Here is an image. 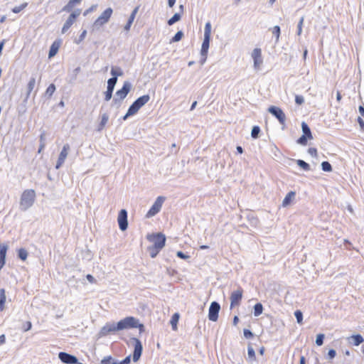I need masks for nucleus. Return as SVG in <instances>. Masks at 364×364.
Masks as SVG:
<instances>
[{"mask_svg": "<svg viewBox=\"0 0 364 364\" xmlns=\"http://www.w3.org/2000/svg\"><path fill=\"white\" fill-rule=\"evenodd\" d=\"M36 194L33 189H26L23 191L19 202L21 210L26 211L34 204Z\"/></svg>", "mask_w": 364, "mask_h": 364, "instance_id": "nucleus-1", "label": "nucleus"}, {"mask_svg": "<svg viewBox=\"0 0 364 364\" xmlns=\"http://www.w3.org/2000/svg\"><path fill=\"white\" fill-rule=\"evenodd\" d=\"M133 328H138L140 332L144 331V326L143 324L139 323V319L133 317L128 316L124 318V319L120 320L117 322V328H119V331L129 329Z\"/></svg>", "mask_w": 364, "mask_h": 364, "instance_id": "nucleus-2", "label": "nucleus"}, {"mask_svg": "<svg viewBox=\"0 0 364 364\" xmlns=\"http://www.w3.org/2000/svg\"><path fill=\"white\" fill-rule=\"evenodd\" d=\"M210 36L211 24L210 22H207L205 25L204 38L201 46L200 54L205 55V53H208L210 46Z\"/></svg>", "mask_w": 364, "mask_h": 364, "instance_id": "nucleus-3", "label": "nucleus"}, {"mask_svg": "<svg viewBox=\"0 0 364 364\" xmlns=\"http://www.w3.org/2000/svg\"><path fill=\"white\" fill-rule=\"evenodd\" d=\"M146 239L153 243L152 246L156 247L160 250H161L165 245L166 236L161 232L148 235L146 236Z\"/></svg>", "mask_w": 364, "mask_h": 364, "instance_id": "nucleus-4", "label": "nucleus"}, {"mask_svg": "<svg viewBox=\"0 0 364 364\" xmlns=\"http://www.w3.org/2000/svg\"><path fill=\"white\" fill-rule=\"evenodd\" d=\"M131 87V83L128 81H125L122 88L117 91L113 102L114 104H120L129 92Z\"/></svg>", "mask_w": 364, "mask_h": 364, "instance_id": "nucleus-5", "label": "nucleus"}, {"mask_svg": "<svg viewBox=\"0 0 364 364\" xmlns=\"http://www.w3.org/2000/svg\"><path fill=\"white\" fill-rule=\"evenodd\" d=\"M113 13L112 8H107L103 13L96 19L94 22L93 26L95 28H100L102 25L107 23Z\"/></svg>", "mask_w": 364, "mask_h": 364, "instance_id": "nucleus-6", "label": "nucleus"}, {"mask_svg": "<svg viewBox=\"0 0 364 364\" xmlns=\"http://www.w3.org/2000/svg\"><path fill=\"white\" fill-rule=\"evenodd\" d=\"M165 197L164 196H159L156 199L155 202L149 209V210L147 212L146 217V218H151L156 215L161 209L163 203L165 200Z\"/></svg>", "mask_w": 364, "mask_h": 364, "instance_id": "nucleus-7", "label": "nucleus"}, {"mask_svg": "<svg viewBox=\"0 0 364 364\" xmlns=\"http://www.w3.org/2000/svg\"><path fill=\"white\" fill-rule=\"evenodd\" d=\"M268 111L278 119L282 125H285L286 116L281 108L276 106H271L269 107Z\"/></svg>", "mask_w": 364, "mask_h": 364, "instance_id": "nucleus-8", "label": "nucleus"}, {"mask_svg": "<svg viewBox=\"0 0 364 364\" xmlns=\"http://www.w3.org/2000/svg\"><path fill=\"white\" fill-rule=\"evenodd\" d=\"M220 310V306L217 301H213L208 310V318L210 321H216L218 318V314Z\"/></svg>", "mask_w": 364, "mask_h": 364, "instance_id": "nucleus-9", "label": "nucleus"}, {"mask_svg": "<svg viewBox=\"0 0 364 364\" xmlns=\"http://www.w3.org/2000/svg\"><path fill=\"white\" fill-rule=\"evenodd\" d=\"M117 323H107L101 329L99 333L100 336H106L109 333H114L119 331V328H117Z\"/></svg>", "mask_w": 364, "mask_h": 364, "instance_id": "nucleus-10", "label": "nucleus"}, {"mask_svg": "<svg viewBox=\"0 0 364 364\" xmlns=\"http://www.w3.org/2000/svg\"><path fill=\"white\" fill-rule=\"evenodd\" d=\"M117 221L119 224V228L122 231H124L128 228V220H127V212L124 209H122L118 215Z\"/></svg>", "mask_w": 364, "mask_h": 364, "instance_id": "nucleus-11", "label": "nucleus"}, {"mask_svg": "<svg viewBox=\"0 0 364 364\" xmlns=\"http://www.w3.org/2000/svg\"><path fill=\"white\" fill-rule=\"evenodd\" d=\"M80 14V10L77 9L75 10L68 17L65 23H64L63 28H62V33H66L68 29L71 27V26L75 22L76 18L79 16Z\"/></svg>", "mask_w": 364, "mask_h": 364, "instance_id": "nucleus-12", "label": "nucleus"}, {"mask_svg": "<svg viewBox=\"0 0 364 364\" xmlns=\"http://www.w3.org/2000/svg\"><path fill=\"white\" fill-rule=\"evenodd\" d=\"M70 149V147L68 144H65L63 146V147L59 154V156H58L56 165H55L56 169L60 168L63 166V164H64V162L68 156Z\"/></svg>", "mask_w": 364, "mask_h": 364, "instance_id": "nucleus-13", "label": "nucleus"}, {"mask_svg": "<svg viewBox=\"0 0 364 364\" xmlns=\"http://www.w3.org/2000/svg\"><path fill=\"white\" fill-rule=\"evenodd\" d=\"M132 340L134 343L133 361L137 362L139 360V358L141 355V353H142V350H143L142 344L138 338H132Z\"/></svg>", "mask_w": 364, "mask_h": 364, "instance_id": "nucleus-14", "label": "nucleus"}, {"mask_svg": "<svg viewBox=\"0 0 364 364\" xmlns=\"http://www.w3.org/2000/svg\"><path fill=\"white\" fill-rule=\"evenodd\" d=\"M117 82V79L116 77H111L107 81V91L105 92V100L106 101H109L112 97V92L114 89V87Z\"/></svg>", "mask_w": 364, "mask_h": 364, "instance_id": "nucleus-15", "label": "nucleus"}, {"mask_svg": "<svg viewBox=\"0 0 364 364\" xmlns=\"http://www.w3.org/2000/svg\"><path fill=\"white\" fill-rule=\"evenodd\" d=\"M59 359L65 364H77V358L75 355L67 353L65 352H60L58 353Z\"/></svg>", "mask_w": 364, "mask_h": 364, "instance_id": "nucleus-16", "label": "nucleus"}, {"mask_svg": "<svg viewBox=\"0 0 364 364\" xmlns=\"http://www.w3.org/2000/svg\"><path fill=\"white\" fill-rule=\"evenodd\" d=\"M252 58L254 60V67L255 69H259L262 64V50L260 48H255L252 52Z\"/></svg>", "mask_w": 364, "mask_h": 364, "instance_id": "nucleus-17", "label": "nucleus"}, {"mask_svg": "<svg viewBox=\"0 0 364 364\" xmlns=\"http://www.w3.org/2000/svg\"><path fill=\"white\" fill-rule=\"evenodd\" d=\"M242 297V290L241 289L233 291L230 296V308L238 305Z\"/></svg>", "mask_w": 364, "mask_h": 364, "instance_id": "nucleus-18", "label": "nucleus"}, {"mask_svg": "<svg viewBox=\"0 0 364 364\" xmlns=\"http://www.w3.org/2000/svg\"><path fill=\"white\" fill-rule=\"evenodd\" d=\"M142 107L139 104H137L135 101L129 107L127 114L123 117V119H127L129 117L132 116L137 113V112Z\"/></svg>", "mask_w": 364, "mask_h": 364, "instance_id": "nucleus-19", "label": "nucleus"}, {"mask_svg": "<svg viewBox=\"0 0 364 364\" xmlns=\"http://www.w3.org/2000/svg\"><path fill=\"white\" fill-rule=\"evenodd\" d=\"M142 107L139 104H137L135 101L129 107L127 114L123 117V119H127L129 117L132 116L137 113V112Z\"/></svg>", "mask_w": 364, "mask_h": 364, "instance_id": "nucleus-20", "label": "nucleus"}, {"mask_svg": "<svg viewBox=\"0 0 364 364\" xmlns=\"http://www.w3.org/2000/svg\"><path fill=\"white\" fill-rule=\"evenodd\" d=\"M60 46V42H58V41H54L52 43V45L50 47V50H49V53H48L49 58L54 57L57 54V53L59 50Z\"/></svg>", "mask_w": 364, "mask_h": 364, "instance_id": "nucleus-21", "label": "nucleus"}, {"mask_svg": "<svg viewBox=\"0 0 364 364\" xmlns=\"http://www.w3.org/2000/svg\"><path fill=\"white\" fill-rule=\"evenodd\" d=\"M296 193L294 191L289 192L282 201V206L287 207L290 205L291 202L294 199Z\"/></svg>", "mask_w": 364, "mask_h": 364, "instance_id": "nucleus-22", "label": "nucleus"}, {"mask_svg": "<svg viewBox=\"0 0 364 364\" xmlns=\"http://www.w3.org/2000/svg\"><path fill=\"white\" fill-rule=\"evenodd\" d=\"M36 85V78L34 77H31L28 82L27 85V91H26V99H28L30 97V95L31 92L33 90Z\"/></svg>", "mask_w": 364, "mask_h": 364, "instance_id": "nucleus-23", "label": "nucleus"}, {"mask_svg": "<svg viewBox=\"0 0 364 364\" xmlns=\"http://www.w3.org/2000/svg\"><path fill=\"white\" fill-rule=\"evenodd\" d=\"M7 246L0 244V265L5 264Z\"/></svg>", "mask_w": 364, "mask_h": 364, "instance_id": "nucleus-24", "label": "nucleus"}, {"mask_svg": "<svg viewBox=\"0 0 364 364\" xmlns=\"http://www.w3.org/2000/svg\"><path fill=\"white\" fill-rule=\"evenodd\" d=\"M179 318H180V315L178 313H175L171 317L170 323H171L172 329L173 331L177 330V323L178 322Z\"/></svg>", "mask_w": 364, "mask_h": 364, "instance_id": "nucleus-25", "label": "nucleus"}, {"mask_svg": "<svg viewBox=\"0 0 364 364\" xmlns=\"http://www.w3.org/2000/svg\"><path fill=\"white\" fill-rule=\"evenodd\" d=\"M301 129H302V132L304 133L303 135L308 136V138L309 139L313 138L310 128L309 127L307 124H306L304 122H303L301 124Z\"/></svg>", "mask_w": 364, "mask_h": 364, "instance_id": "nucleus-26", "label": "nucleus"}, {"mask_svg": "<svg viewBox=\"0 0 364 364\" xmlns=\"http://www.w3.org/2000/svg\"><path fill=\"white\" fill-rule=\"evenodd\" d=\"M150 100V97L149 95H143L139 98H137L135 102L139 104L140 106L143 107Z\"/></svg>", "mask_w": 364, "mask_h": 364, "instance_id": "nucleus-27", "label": "nucleus"}, {"mask_svg": "<svg viewBox=\"0 0 364 364\" xmlns=\"http://www.w3.org/2000/svg\"><path fill=\"white\" fill-rule=\"evenodd\" d=\"M6 294L4 289H0V311H3L6 302Z\"/></svg>", "mask_w": 364, "mask_h": 364, "instance_id": "nucleus-28", "label": "nucleus"}, {"mask_svg": "<svg viewBox=\"0 0 364 364\" xmlns=\"http://www.w3.org/2000/svg\"><path fill=\"white\" fill-rule=\"evenodd\" d=\"M263 311V306L261 303H257L254 306V316H259Z\"/></svg>", "mask_w": 364, "mask_h": 364, "instance_id": "nucleus-29", "label": "nucleus"}, {"mask_svg": "<svg viewBox=\"0 0 364 364\" xmlns=\"http://www.w3.org/2000/svg\"><path fill=\"white\" fill-rule=\"evenodd\" d=\"M109 120V115L107 113H104L102 115L101 122L98 128V131L102 130Z\"/></svg>", "mask_w": 364, "mask_h": 364, "instance_id": "nucleus-30", "label": "nucleus"}, {"mask_svg": "<svg viewBox=\"0 0 364 364\" xmlns=\"http://www.w3.org/2000/svg\"><path fill=\"white\" fill-rule=\"evenodd\" d=\"M118 360L114 359L112 356L105 357L101 360V364H117Z\"/></svg>", "mask_w": 364, "mask_h": 364, "instance_id": "nucleus-31", "label": "nucleus"}, {"mask_svg": "<svg viewBox=\"0 0 364 364\" xmlns=\"http://www.w3.org/2000/svg\"><path fill=\"white\" fill-rule=\"evenodd\" d=\"M351 339L353 341L355 346H359L364 341L363 336L360 334L352 336Z\"/></svg>", "mask_w": 364, "mask_h": 364, "instance_id": "nucleus-32", "label": "nucleus"}, {"mask_svg": "<svg viewBox=\"0 0 364 364\" xmlns=\"http://www.w3.org/2000/svg\"><path fill=\"white\" fill-rule=\"evenodd\" d=\"M111 75H112V77H116V79H117L118 76H122L123 72L120 68H112L111 70Z\"/></svg>", "mask_w": 364, "mask_h": 364, "instance_id": "nucleus-33", "label": "nucleus"}, {"mask_svg": "<svg viewBox=\"0 0 364 364\" xmlns=\"http://www.w3.org/2000/svg\"><path fill=\"white\" fill-rule=\"evenodd\" d=\"M160 250V249L154 246H150L148 247V251L151 258H154L158 255Z\"/></svg>", "mask_w": 364, "mask_h": 364, "instance_id": "nucleus-34", "label": "nucleus"}, {"mask_svg": "<svg viewBox=\"0 0 364 364\" xmlns=\"http://www.w3.org/2000/svg\"><path fill=\"white\" fill-rule=\"evenodd\" d=\"M247 355L250 361L255 360V352L254 348L250 345H249L247 348Z\"/></svg>", "mask_w": 364, "mask_h": 364, "instance_id": "nucleus-35", "label": "nucleus"}, {"mask_svg": "<svg viewBox=\"0 0 364 364\" xmlns=\"http://www.w3.org/2000/svg\"><path fill=\"white\" fill-rule=\"evenodd\" d=\"M181 18V16L180 14L178 13H176L175 14H173V16L168 21V24L169 26H171L173 25V23H175L176 22L180 21Z\"/></svg>", "mask_w": 364, "mask_h": 364, "instance_id": "nucleus-36", "label": "nucleus"}, {"mask_svg": "<svg viewBox=\"0 0 364 364\" xmlns=\"http://www.w3.org/2000/svg\"><path fill=\"white\" fill-rule=\"evenodd\" d=\"M296 164L299 166H300L301 168H303L305 171H309L310 170V166L309 164L305 162L303 160L298 159L296 160Z\"/></svg>", "mask_w": 364, "mask_h": 364, "instance_id": "nucleus-37", "label": "nucleus"}, {"mask_svg": "<svg viewBox=\"0 0 364 364\" xmlns=\"http://www.w3.org/2000/svg\"><path fill=\"white\" fill-rule=\"evenodd\" d=\"M260 132V128L258 126H255L252 129L251 136L253 139H257Z\"/></svg>", "mask_w": 364, "mask_h": 364, "instance_id": "nucleus-38", "label": "nucleus"}, {"mask_svg": "<svg viewBox=\"0 0 364 364\" xmlns=\"http://www.w3.org/2000/svg\"><path fill=\"white\" fill-rule=\"evenodd\" d=\"M272 33L276 37V43L279 41L280 36V27L279 26H275L272 28Z\"/></svg>", "mask_w": 364, "mask_h": 364, "instance_id": "nucleus-39", "label": "nucleus"}, {"mask_svg": "<svg viewBox=\"0 0 364 364\" xmlns=\"http://www.w3.org/2000/svg\"><path fill=\"white\" fill-rule=\"evenodd\" d=\"M81 1L82 0H70L69 1V3L68 4V5H66L63 8V10L69 11L72 9V7L73 6L74 4H79Z\"/></svg>", "mask_w": 364, "mask_h": 364, "instance_id": "nucleus-40", "label": "nucleus"}, {"mask_svg": "<svg viewBox=\"0 0 364 364\" xmlns=\"http://www.w3.org/2000/svg\"><path fill=\"white\" fill-rule=\"evenodd\" d=\"M55 91V86L54 84H50L46 91V95L48 96V97H50L54 92Z\"/></svg>", "mask_w": 364, "mask_h": 364, "instance_id": "nucleus-41", "label": "nucleus"}, {"mask_svg": "<svg viewBox=\"0 0 364 364\" xmlns=\"http://www.w3.org/2000/svg\"><path fill=\"white\" fill-rule=\"evenodd\" d=\"M321 168H322V170L323 171L329 172V171H331L332 166H331V165L330 164L329 162H328V161H323L321 163Z\"/></svg>", "mask_w": 364, "mask_h": 364, "instance_id": "nucleus-42", "label": "nucleus"}, {"mask_svg": "<svg viewBox=\"0 0 364 364\" xmlns=\"http://www.w3.org/2000/svg\"><path fill=\"white\" fill-rule=\"evenodd\" d=\"M28 4L27 3H23L22 4H21L20 6H15L12 9V11L15 14H18L20 13L22 10H23L26 6H27Z\"/></svg>", "mask_w": 364, "mask_h": 364, "instance_id": "nucleus-43", "label": "nucleus"}, {"mask_svg": "<svg viewBox=\"0 0 364 364\" xmlns=\"http://www.w3.org/2000/svg\"><path fill=\"white\" fill-rule=\"evenodd\" d=\"M325 338V335L323 333H319L316 336V344L318 346H321L323 343V339Z\"/></svg>", "mask_w": 364, "mask_h": 364, "instance_id": "nucleus-44", "label": "nucleus"}, {"mask_svg": "<svg viewBox=\"0 0 364 364\" xmlns=\"http://www.w3.org/2000/svg\"><path fill=\"white\" fill-rule=\"evenodd\" d=\"M294 316L296 318V321L298 323L301 324L303 321V314L300 310H296L294 312Z\"/></svg>", "mask_w": 364, "mask_h": 364, "instance_id": "nucleus-45", "label": "nucleus"}, {"mask_svg": "<svg viewBox=\"0 0 364 364\" xmlns=\"http://www.w3.org/2000/svg\"><path fill=\"white\" fill-rule=\"evenodd\" d=\"M18 257L22 260H26L28 257V252L25 249H20L18 253Z\"/></svg>", "mask_w": 364, "mask_h": 364, "instance_id": "nucleus-46", "label": "nucleus"}, {"mask_svg": "<svg viewBox=\"0 0 364 364\" xmlns=\"http://www.w3.org/2000/svg\"><path fill=\"white\" fill-rule=\"evenodd\" d=\"M183 36V33L181 31H179L173 37L171 41L172 42H178L179 41L181 40Z\"/></svg>", "mask_w": 364, "mask_h": 364, "instance_id": "nucleus-47", "label": "nucleus"}, {"mask_svg": "<svg viewBox=\"0 0 364 364\" xmlns=\"http://www.w3.org/2000/svg\"><path fill=\"white\" fill-rule=\"evenodd\" d=\"M308 136L306 135H302L301 136H300L298 139H297V143L301 144V145H303V146H305L307 144V139H308Z\"/></svg>", "mask_w": 364, "mask_h": 364, "instance_id": "nucleus-48", "label": "nucleus"}, {"mask_svg": "<svg viewBox=\"0 0 364 364\" xmlns=\"http://www.w3.org/2000/svg\"><path fill=\"white\" fill-rule=\"evenodd\" d=\"M304 17H301V19L299 20V22L297 26V28H298L297 34L299 36L301 35V31H302V26H303V23H304Z\"/></svg>", "mask_w": 364, "mask_h": 364, "instance_id": "nucleus-49", "label": "nucleus"}, {"mask_svg": "<svg viewBox=\"0 0 364 364\" xmlns=\"http://www.w3.org/2000/svg\"><path fill=\"white\" fill-rule=\"evenodd\" d=\"M295 102L297 105H302L304 102V97L301 96V95H296V97H295Z\"/></svg>", "mask_w": 364, "mask_h": 364, "instance_id": "nucleus-50", "label": "nucleus"}, {"mask_svg": "<svg viewBox=\"0 0 364 364\" xmlns=\"http://www.w3.org/2000/svg\"><path fill=\"white\" fill-rule=\"evenodd\" d=\"M244 336L246 338H250L252 337H253V333L251 331H250L249 329H244Z\"/></svg>", "mask_w": 364, "mask_h": 364, "instance_id": "nucleus-51", "label": "nucleus"}, {"mask_svg": "<svg viewBox=\"0 0 364 364\" xmlns=\"http://www.w3.org/2000/svg\"><path fill=\"white\" fill-rule=\"evenodd\" d=\"M308 153L313 157L317 156V150L315 148H309L308 149Z\"/></svg>", "mask_w": 364, "mask_h": 364, "instance_id": "nucleus-52", "label": "nucleus"}, {"mask_svg": "<svg viewBox=\"0 0 364 364\" xmlns=\"http://www.w3.org/2000/svg\"><path fill=\"white\" fill-rule=\"evenodd\" d=\"M131 362V355L127 356L124 360L122 361H118L117 364H129Z\"/></svg>", "mask_w": 364, "mask_h": 364, "instance_id": "nucleus-53", "label": "nucleus"}, {"mask_svg": "<svg viewBox=\"0 0 364 364\" xmlns=\"http://www.w3.org/2000/svg\"><path fill=\"white\" fill-rule=\"evenodd\" d=\"M32 327V323L31 321H27L23 326V331H29Z\"/></svg>", "mask_w": 364, "mask_h": 364, "instance_id": "nucleus-54", "label": "nucleus"}, {"mask_svg": "<svg viewBox=\"0 0 364 364\" xmlns=\"http://www.w3.org/2000/svg\"><path fill=\"white\" fill-rule=\"evenodd\" d=\"M176 255L181 258V259H188L189 258V256L187 255H185L183 252H181V251H178L177 253H176Z\"/></svg>", "mask_w": 364, "mask_h": 364, "instance_id": "nucleus-55", "label": "nucleus"}, {"mask_svg": "<svg viewBox=\"0 0 364 364\" xmlns=\"http://www.w3.org/2000/svg\"><path fill=\"white\" fill-rule=\"evenodd\" d=\"M336 350H333V349H331V350H328V358H329L330 359H333V358H335V356H336Z\"/></svg>", "mask_w": 364, "mask_h": 364, "instance_id": "nucleus-56", "label": "nucleus"}, {"mask_svg": "<svg viewBox=\"0 0 364 364\" xmlns=\"http://www.w3.org/2000/svg\"><path fill=\"white\" fill-rule=\"evenodd\" d=\"M138 10H139V7L134 8V9L132 11L131 15L129 16V17H131L132 18L134 19L135 16H136V14L138 12Z\"/></svg>", "mask_w": 364, "mask_h": 364, "instance_id": "nucleus-57", "label": "nucleus"}, {"mask_svg": "<svg viewBox=\"0 0 364 364\" xmlns=\"http://www.w3.org/2000/svg\"><path fill=\"white\" fill-rule=\"evenodd\" d=\"M97 8V5H92L90 9H88L87 10H86L84 13V15H87V14H89L90 12L95 10Z\"/></svg>", "mask_w": 364, "mask_h": 364, "instance_id": "nucleus-58", "label": "nucleus"}, {"mask_svg": "<svg viewBox=\"0 0 364 364\" xmlns=\"http://www.w3.org/2000/svg\"><path fill=\"white\" fill-rule=\"evenodd\" d=\"M86 34H87V31L84 30L81 34L80 35V37H79V42L82 41L84 40V38H85L86 36Z\"/></svg>", "mask_w": 364, "mask_h": 364, "instance_id": "nucleus-59", "label": "nucleus"}, {"mask_svg": "<svg viewBox=\"0 0 364 364\" xmlns=\"http://www.w3.org/2000/svg\"><path fill=\"white\" fill-rule=\"evenodd\" d=\"M358 124H359V125H360V128H361L362 129H364V121H363V119L361 117H358Z\"/></svg>", "mask_w": 364, "mask_h": 364, "instance_id": "nucleus-60", "label": "nucleus"}, {"mask_svg": "<svg viewBox=\"0 0 364 364\" xmlns=\"http://www.w3.org/2000/svg\"><path fill=\"white\" fill-rule=\"evenodd\" d=\"M207 55H208V53H205V55L200 54V55H201L200 64L201 65H203L205 63L206 59H207Z\"/></svg>", "mask_w": 364, "mask_h": 364, "instance_id": "nucleus-61", "label": "nucleus"}, {"mask_svg": "<svg viewBox=\"0 0 364 364\" xmlns=\"http://www.w3.org/2000/svg\"><path fill=\"white\" fill-rule=\"evenodd\" d=\"M86 278L90 282V283H94L95 282V279L94 278V277H92L91 274H87L86 276Z\"/></svg>", "mask_w": 364, "mask_h": 364, "instance_id": "nucleus-62", "label": "nucleus"}, {"mask_svg": "<svg viewBox=\"0 0 364 364\" xmlns=\"http://www.w3.org/2000/svg\"><path fill=\"white\" fill-rule=\"evenodd\" d=\"M6 341V338H5V336L3 334V335H1L0 336V345H2L5 343Z\"/></svg>", "mask_w": 364, "mask_h": 364, "instance_id": "nucleus-63", "label": "nucleus"}, {"mask_svg": "<svg viewBox=\"0 0 364 364\" xmlns=\"http://www.w3.org/2000/svg\"><path fill=\"white\" fill-rule=\"evenodd\" d=\"M358 109H359L360 114L364 117V107L360 105V106H359Z\"/></svg>", "mask_w": 364, "mask_h": 364, "instance_id": "nucleus-64", "label": "nucleus"}]
</instances>
